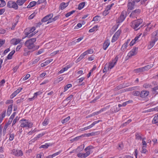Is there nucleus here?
Here are the masks:
<instances>
[{"label":"nucleus","instance_id":"1","mask_svg":"<svg viewBox=\"0 0 158 158\" xmlns=\"http://www.w3.org/2000/svg\"><path fill=\"white\" fill-rule=\"evenodd\" d=\"M151 40L148 46V49L151 48L155 45V42L158 40V29L154 31L151 34Z\"/></svg>","mask_w":158,"mask_h":158},{"label":"nucleus","instance_id":"2","mask_svg":"<svg viewBox=\"0 0 158 158\" xmlns=\"http://www.w3.org/2000/svg\"><path fill=\"white\" fill-rule=\"evenodd\" d=\"M35 38L30 39L27 40L24 43L25 45L29 49H34L35 47L34 43L36 41Z\"/></svg>","mask_w":158,"mask_h":158},{"label":"nucleus","instance_id":"3","mask_svg":"<svg viewBox=\"0 0 158 158\" xmlns=\"http://www.w3.org/2000/svg\"><path fill=\"white\" fill-rule=\"evenodd\" d=\"M143 21V20L140 19L134 20L131 23V26L135 30L137 31L139 29V28L138 27L142 23Z\"/></svg>","mask_w":158,"mask_h":158},{"label":"nucleus","instance_id":"4","mask_svg":"<svg viewBox=\"0 0 158 158\" xmlns=\"http://www.w3.org/2000/svg\"><path fill=\"white\" fill-rule=\"evenodd\" d=\"M20 121L21 122L20 126L22 127L31 128L33 126V123L29 122L28 120L26 119H22Z\"/></svg>","mask_w":158,"mask_h":158},{"label":"nucleus","instance_id":"5","mask_svg":"<svg viewBox=\"0 0 158 158\" xmlns=\"http://www.w3.org/2000/svg\"><path fill=\"white\" fill-rule=\"evenodd\" d=\"M141 12V10L139 9H136L133 10L129 15L130 18L133 19L137 18Z\"/></svg>","mask_w":158,"mask_h":158},{"label":"nucleus","instance_id":"6","mask_svg":"<svg viewBox=\"0 0 158 158\" xmlns=\"http://www.w3.org/2000/svg\"><path fill=\"white\" fill-rule=\"evenodd\" d=\"M53 16V14H50L44 17L41 20V22L42 23L45 22L47 21L48 22L47 23V24H48L51 22H50V21H51V18H52Z\"/></svg>","mask_w":158,"mask_h":158},{"label":"nucleus","instance_id":"7","mask_svg":"<svg viewBox=\"0 0 158 158\" xmlns=\"http://www.w3.org/2000/svg\"><path fill=\"white\" fill-rule=\"evenodd\" d=\"M127 16V11L125 10L121 12L120 16L119 17L117 20L118 23H120L123 22L126 18Z\"/></svg>","mask_w":158,"mask_h":158},{"label":"nucleus","instance_id":"8","mask_svg":"<svg viewBox=\"0 0 158 158\" xmlns=\"http://www.w3.org/2000/svg\"><path fill=\"white\" fill-rule=\"evenodd\" d=\"M7 5L8 7L10 8H13L15 10H17L18 8L17 4L13 1H8Z\"/></svg>","mask_w":158,"mask_h":158},{"label":"nucleus","instance_id":"9","mask_svg":"<svg viewBox=\"0 0 158 158\" xmlns=\"http://www.w3.org/2000/svg\"><path fill=\"white\" fill-rule=\"evenodd\" d=\"M11 153L17 156H22L23 154V152L21 150H17L15 149H13L12 150Z\"/></svg>","mask_w":158,"mask_h":158},{"label":"nucleus","instance_id":"10","mask_svg":"<svg viewBox=\"0 0 158 158\" xmlns=\"http://www.w3.org/2000/svg\"><path fill=\"white\" fill-rule=\"evenodd\" d=\"M137 49V48H135L131 50L127 55V56H128V58L131 57L132 56L135 55L137 53L136 51Z\"/></svg>","mask_w":158,"mask_h":158},{"label":"nucleus","instance_id":"11","mask_svg":"<svg viewBox=\"0 0 158 158\" xmlns=\"http://www.w3.org/2000/svg\"><path fill=\"white\" fill-rule=\"evenodd\" d=\"M129 2L127 4L128 9L132 10L134 8L135 5V0H129Z\"/></svg>","mask_w":158,"mask_h":158},{"label":"nucleus","instance_id":"12","mask_svg":"<svg viewBox=\"0 0 158 158\" xmlns=\"http://www.w3.org/2000/svg\"><path fill=\"white\" fill-rule=\"evenodd\" d=\"M118 60V57L117 56H116L114 59L108 65L110 69H111L116 64L117 61Z\"/></svg>","mask_w":158,"mask_h":158},{"label":"nucleus","instance_id":"13","mask_svg":"<svg viewBox=\"0 0 158 158\" xmlns=\"http://www.w3.org/2000/svg\"><path fill=\"white\" fill-rule=\"evenodd\" d=\"M27 29H26L24 32V34L25 35V38L27 37L28 38H30L34 35L35 34H36L38 31L36 32L35 31L34 32H33L32 33H27Z\"/></svg>","mask_w":158,"mask_h":158},{"label":"nucleus","instance_id":"14","mask_svg":"<svg viewBox=\"0 0 158 158\" xmlns=\"http://www.w3.org/2000/svg\"><path fill=\"white\" fill-rule=\"evenodd\" d=\"M149 92L147 90L142 91L140 94V97L142 98H144L147 97L149 94Z\"/></svg>","mask_w":158,"mask_h":158},{"label":"nucleus","instance_id":"15","mask_svg":"<svg viewBox=\"0 0 158 158\" xmlns=\"http://www.w3.org/2000/svg\"><path fill=\"white\" fill-rule=\"evenodd\" d=\"M21 41V40L19 39H13L10 41L11 44L14 45H16L19 43Z\"/></svg>","mask_w":158,"mask_h":158},{"label":"nucleus","instance_id":"16","mask_svg":"<svg viewBox=\"0 0 158 158\" xmlns=\"http://www.w3.org/2000/svg\"><path fill=\"white\" fill-rule=\"evenodd\" d=\"M69 1L65 3V2H62L60 4L59 9L63 10L69 4Z\"/></svg>","mask_w":158,"mask_h":158},{"label":"nucleus","instance_id":"17","mask_svg":"<svg viewBox=\"0 0 158 158\" xmlns=\"http://www.w3.org/2000/svg\"><path fill=\"white\" fill-rule=\"evenodd\" d=\"M22 88H20L17 89L11 95L10 98H12L14 97L18 93H19L22 90Z\"/></svg>","mask_w":158,"mask_h":158},{"label":"nucleus","instance_id":"18","mask_svg":"<svg viewBox=\"0 0 158 158\" xmlns=\"http://www.w3.org/2000/svg\"><path fill=\"white\" fill-rule=\"evenodd\" d=\"M110 41L109 40L106 41L103 44V48L104 50H106L110 45Z\"/></svg>","mask_w":158,"mask_h":158},{"label":"nucleus","instance_id":"19","mask_svg":"<svg viewBox=\"0 0 158 158\" xmlns=\"http://www.w3.org/2000/svg\"><path fill=\"white\" fill-rule=\"evenodd\" d=\"M12 106L13 104H12L9 106L8 107L7 112V114L8 116H9L11 113L12 110Z\"/></svg>","mask_w":158,"mask_h":158},{"label":"nucleus","instance_id":"20","mask_svg":"<svg viewBox=\"0 0 158 158\" xmlns=\"http://www.w3.org/2000/svg\"><path fill=\"white\" fill-rule=\"evenodd\" d=\"M152 94H158V85L157 86L153 88H152Z\"/></svg>","mask_w":158,"mask_h":158},{"label":"nucleus","instance_id":"21","mask_svg":"<svg viewBox=\"0 0 158 158\" xmlns=\"http://www.w3.org/2000/svg\"><path fill=\"white\" fill-rule=\"evenodd\" d=\"M153 66V64H151L148 65L144 67H142L143 71H147Z\"/></svg>","mask_w":158,"mask_h":158},{"label":"nucleus","instance_id":"22","mask_svg":"<svg viewBox=\"0 0 158 158\" xmlns=\"http://www.w3.org/2000/svg\"><path fill=\"white\" fill-rule=\"evenodd\" d=\"M150 24V23L148 24V27L145 29V31H144L143 33V36H145L147 34V32L149 31L151 29L152 27H148Z\"/></svg>","mask_w":158,"mask_h":158},{"label":"nucleus","instance_id":"23","mask_svg":"<svg viewBox=\"0 0 158 158\" xmlns=\"http://www.w3.org/2000/svg\"><path fill=\"white\" fill-rule=\"evenodd\" d=\"M37 3V2L35 1H32L30 2L29 4L28 5V6H27V8H30L31 7H32L35 6L36 3Z\"/></svg>","mask_w":158,"mask_h":158},{"label":"nucleus","instance_id":"24","mask_svg":"<svg viewBox=\"0 0 158 158\" xmlns=\"http://www.w3.org/2000/svg\"><path fill=\"white\" fill-rule=\"evenodd\" d=\"M27 0H17L16 2V3L17 5L21 6L23 5L24 2Z\"/></svg>","mask_w":158,"mask_h":158},{"label":"nucleus","instance_id":"25","mask_svg":"<svg viewBox=\"0 0 158 158\" xmlns=\"http://www.w3.org/2000/svg\"><path fill=\"white\" fill-rule=\"evenodd\" d=\"M142 134L140 133H135V138L137 140H141L142 139Z\"/></svg>","mask_w":158,"mask_h":158},{"label":"nucleus","instance_id":"26","mask_svg":"<svg viewBox=\"0 0 158 158\" xmlns=\"http://www.w3.org/2000/svg\"><path fill=\"white\" fill-rule=\"evenodd\" d=\"M152 123H158V113L155 115V116L152 121Z\"/></svg>","mask_w":158,"mask_h":158},{"label":"nucleus","instance_id":"27","mask_svg":"<svg viewBox=\"0 0 158 158\" xmlns=\"http://www.w3.org/2000/svg\"><path fill=\"white\" fill-rule=\"evenodd\" d=\"M50 146H51V145H50V143H46L45 144L41 145L40 148H47Z\"/></svg>","mask_w":158,"mask_h":158},{"label":"nucleus","instance_id":"28","mask_svg":"<svg viewBox=\"0 0 158 158\" xmlns=\"http://www.w3.org/2000/svg\"><path fill=\"white\" fill-rule=\"evenodd\" d=\"M15 52V50H13L7 56V58L9 60L11 59L12 58V56L14 54Z\"/></svg>","mask_w":158,"mask_h":158},{"label":"nucleus","instance_id":"29","mask_svg":"<svg viewBox=\"0 0 158 158\" xmlns=\"http://www.w3.org/2000/svg\"><path fill=\"white\" fill-rule=\"evenodd\" d=\"M84 145H81L80 146H79L77 149L76 150L77 151V152H81L84 149Z\"/></svg>","mask_w":158,"mask_h":158},{"label":"nucleus","instance_id":"30","mask_svg":"<svg viewBox=\"0 0 158 158\" xmlns=\"http://www.w3.org/2000/svg\"><path fill=\"white\" fill-rule=\"evenodd\" d=\"M85 5V2H82L79 4L78 5V9L80 10L82 9Z\"/></svg>","mask_w":158,"mask_h":158},{"label":"nucleus","instance_id":"31","mask_svg":"<svg viewBox=\"0 0 158 158\" xmlns=\"http://www.w3.org/2000/svg\"><path fill=\"white\" fill-rule=\"evenodd\" d=\"M128 44V41H127L122 45L121 48V50L122 51H124L125 49L127 47Z\"/></svg>","mask_w":158,"mask_h":158},{"label":"nucleus","instance_id":"32","mask_svg":"<svg viewBox=\"0 0 158 158\" xmlns=\"http://www.w3.org/2000/svg\"><path fill=\"white\" fill-rule=\"evenodd\" d=\"M45 134V133H40V134H39L36 136V137H35L34 140H37L38 138H40V137L42 136L43 135H44Z\"/></svg>","mask_w":158,"mask_h":158},{"label":"nucleus","instance_id":"33","mask_svg":"<svg viewBox=\"0 0 158 158\" xmlns=\"http://www.w3.org/2000/svg\"><path fill=\"white\" fill-rule=\"evenodd\" d=\"M70 119V116H68L67 117L62 120L61 122L62 123L64 124L67 122Z\"/></svg>","mask_w":158,"mask_h":158},{"label":"nucleus","instance_id":"34","mask_svg":"<svg viewBox=\"0 0 158 158\" xmlns=\"http://www.w3.org/2000/svg\"><path fill=\"white\" fill-rule=\"evenodd\" d=\"M110 69L108 64H106L105 65V67L103 69V72L104 73H105L107 71L109 70V69Z\"/></svg>","mask_w":158,"mask_h":158},{"label":"nucleus","instance_id":"35","mask_svg":"<svg viewBox=\"0 0 158 158\" xmlns=\"http://www.w3.org/2000/svg\"><path fill=\"white\" fill-rule=\"evenodd\" d=\"M48 123V119L47 118H45L44 121L42 123V125L44 126H46L47 125Z\"/></svg>","mask_w":158,"mask_h":158},{"label":"nucleus","instance_id":"36","mask_svg":"<svg viewBox=\"0 0 158 158\" xmlns=\"http://www.w3.org/2000/svg\"><path fill=\"white\" fill-rule=\"evenodd\" d=\"M143 68L142 67L136 69H135L134 71L136 73H139L143 72Z\"/></svg>","mask_w":158,"mask_h":158},{"label":"nucleus","instance_id":"37","mask_svg":"<svg viewBox=\"0 0 158 158\" xmlns=\"http://www.w3.org/2000/svg\"><path fill=\"white\" fill-rule=\"evenodd\" d=\"M27 33H31L33 32L35 29V27H33L31 28H30L29 30L28 29H27Z\"/></svg>","mask_w":158,"mask_h":158},{"label":"nucleus","instance_id":"38","mask_svg":"<svg viewBox=\"0 0 158 158\" xmlns=\"http://www.w3.org/2000/svg\"><path fill=\"white\" fill-rule=\"evenodd\" d=\"M98 27V26H96L94 27H93L92 28L89 30V32H93L95 30H97V28Z\"/></svg>","mask_w":158,"mask_h":158},{"label":"nucleus","instance_id":"39","mask_svg":"<svg viewBox=\"0 0 158 158\" xmlns=\"http://www.w3.org/2000/svg\"><path fill=\"white\" fill-rule=\"evenodd\" d=\"M1 3L0 4V7H3L6 5V3L4 0H0Z\"/></svg>","mask_w":158,"mask_h":158},{"label":"nucleus","instance_id":"40","mask_svg":"<svg viewBox=\"0 0 158 158\" xmlns=\"http://www.w3.org/2000/svg\"><path fill=\"white\" fill-rule=\"evenodd\" d=\"M72 87V85L71 84H68L67 85L65 86L64 88V92H65L70 87Z\"/></svg>","mask_w":158,"mask_h":158},{"label":"nucleus","instance_id":"41","mask_svg":"<svg viewBox=\"0 0 158 158\" xmlns=\"http://www.w3.org/2000/svg\"><path fill=\"white\" fill-rule=\"evenodd\" d=\"M75 12V10H73L71 12H69L66 14L65 15V17H68L69 16L73 14Z\"/></svg>","mask_w":158,"mask_h":158},{"label":"nucleus","instance_id":"42","mask_svg":"<svg viewBox=\"0 0 158 158\" xmlns=\"http://www.w3.org/2000/svg\"><path fill=\"white\" fill-rule=\"evenodd\" d=\"M14 134L13 133H10L9 135V140L10 141H12L14 138Z\"/></svg>","mask_w":158,"mask_h":158},{"label":"nucleus","instance_id":"43","mask_svg":"<svg viewBox=\"0 0 158 158\" xmlns=\"http://www.w3.org/2000/svg\"><path fill=\"white\" fill-rule=\"evenodd\" d=\"M8 125L7 124H6L4 126V127L3 129V131H2V133L4 135H5L6 132V130L7 129Z\"/></svg>","mask_w":158,"mask_h":158},{"label":"nucleus","instance_id":"44","mask_svg":"<svg viewBox=\"0 0 158 158\" xmlns=\"http://www.w3.org/2000/svg\"><path fill=\"white\" fill-rule=\"evenodd\" d=\"M59 18V15H57L55 17L53 18H51V21H50V22H54L56 20L58 19Z\"/></svg>","mask_w":158,"mask_h":158},{"label":"nucleus","instance_id":"45","mask_svg":"<svg viewBox=\"0 0 158 158\" xmlns=\"http://www.w3.org/2000/svg\"><path fill=\"white\" fill-rule=\"evenodd\" d=\"M90 154V152L89 151H87L85 153H83V158H85L86 157L88 156Z\"/></svg>","mask_w":158,"mask_h":158},{"label":"nucleus","instance_id":"46","mask_svg":"<svg viewBox=\"0 0 158 158\" xmlns=\"http://www.w3.org/2000/svg\"><path fill=\"white\" fill-rule=\"evenodd\" d=\"M36 14V13L35 12L33 13L30 15L28 17L29 19H31L33 18Z\"/></svg>","mask_w":158,"mask_h":158},{"label":"nucleus","instance_id":"47","mask_svg":"<svg viewBox=\"0 0 158 158\" xmlns=\"http://www.w3.org/2000/svg\"><path fill=\"white\" fill-rule=\"evenodd\" d=\"M132 121L131 119H129L128 120L127 122H126L124 123H123V124L122 125V126H123V127L127 125V124H129V123H130Z\"/></svg>","mask_w":158,"mask_h":158},{"label":"nucleus","instance_id":"48","mask_svg":"<svg viewBox=\"0 0 158 158\" xmlns=\"http://www.w3.org/2000/svg\"><path fill=\"white\" fill-rule=\"evenodd\" d=\"M120 33H121V31L119 30H118L115 34H114V36H116L117 37H118L120 34Z\"/></svg>","mask_w":158,"mask_h":158},{"label":"nucleus","instance_id":"49","mask_svg":"<svg viewBox=\"0 0 158 158\" xmlns=\"http://www.w3.org/2000/svg\"><path fill=\"white\" fill-rule=\"evenodd\" d=\"M83 38V37H81L77 39V40H75L74 41V42L75 43H77L79 42L80 41L82 40Z\"/></svg>","mask_w":158,"mask_h":158},{"label":"nucleus","instance_id":"50","mask_svg":"<svg viewBox=\"0 0 158 158\" xmlns=\"http://www.w3.org/2000/svg\"><path fill=\"white\" fill-rule=\"evenodd\" d=\"M67 70V68H66V67H65L62 68L58 72V73H61Z\"/></svg>","mask_w":158,"mask_h":158},{"label":"nucleus","instance_id":"51","mask_svg":"<svg viewBox=\"0 0 158 158\" xmlns=\"http://www.w3.org/2000/svg\"><path fill=\"white\" fill-rule=\"evenodd\" d=\"M19 118L17 116L14 119L13 123L12 125H14L15 123L19 120Z\"/></svg>","mask_w":158,"mask_h":158},{"label":"nucleus","instance_id":"52","mask_svg":"<svg viewBox=\"0 0 158 158\" xmlns=\"http://www.w3.org/2000/svg\"><path fill=\"white\" fill-rule=\"evenodd\" d=\"M140 94V92L138 91H135L133 92V95L135 96H138Z\"/></svg>","mask_w":158,"mask_h":158},{"label":"nucleus","instance_id":"53","mask_svg":"<svg viewBox=\"0 0 158 158\" xmlns=\"http://www.w3.org/2000/svg\"><path fill=\"white\" fill-rule=\"evenodd\" d=\"M43 155L44 154L42 153L38 154L36 156V158H43Z\"/></svg>","mask_w":158,"mask_h":158},{"label":"nucleus","instance_id":"54","mask_svg":"<svg viewBox=\"0 0 158 158\" xmlns=\"http://www.w3.org/2000/svg\"><path fill=\"white\" fill-rule=\"evenodd\" d=\"M101 121L100 120H98V121H94L93 122V123L91 124V126H92V127H93L96 124L100 122Z\"/></svg>","mask_w":158,"mask_h":158},{"label":"nucleus","instance_id":"55","mask_svg":"<svg viewBox=\"0 0 158 158\" xmlns=\"http://www.w3.org/2000/svg\"><path fill=\"white\" fill-rule=\"evenodd\" d=\"M146 146H143L142 148V150L141 151V152L143 153H145L147 151V150L145 148H146Z\"/></svg>","mask_w":158,"mask_h":158},{"label":"nucleus","instance_id":"56","mask_svg":"<svg viewBox=\"0 0 158 158\" xmlns=\"http://www.w3.org/2000/svg\"><path fill=\"white\" fill-rule=\"evenodd\" d=\"M92 127V126H91V125H90L89 126L85 127L84 128H82V131H85V130H87V129H90V128H91Z\"/></svg>","mask_w":158,"mask_h":158},{"label":"nucleus","instance_id":"57","mask_svg":"<svg viewBox=\"0 0 158 158\" xmlns=\"http://www.w3.org/2000/svg\"><path fill=\"white\" fill-rule=\"evenodd\" d=\"M151 86V85L150 84L145 83L143 85V86L144 88H148V87H150Z\"/></svg>","mask_w":158,"mask_h":158},{"label":"nucleus","instance_id":"58","mask_svg":"<svg viewBox=\"0 0 158 158\" xmlns=\"http://www.w3.org/2000/svg\"><path fill=\"white\" fill-rule=\"evenodd\" d=\"M123 88L122 85H120L118 86H117L115 89V90L117 91L120 89H121Z\"/></svg>","mask_w":158,"mask_h":158},{"label":"nucleus","instance_id":"59","mask_svg":"<svg viewBox=\"0 0 158 158\" xmlns=\"http://www.w3.org/2000/svg\"><path fill=\"white\" fill-rule=\"evenodd\" d=\"M87 55V53L86 52H84L83 53H82L81 56H79L80 58L81 59H82L84 57Z\"/></svg>","mask_w":158,"mask_h":158},{"label":"nucleus","instance_id":"60","mask_svg":"<svg viewBox=\"0 0 158 158\" xmlns=\"http://www.w3.org/2000/svg\"><path fill=\"white\" fill-rule=\"evenodd\" d=\"M85 52H86L87 55L88 54H92L94 52V51L93 49H89L87 50V51H85Z\"/></svg>","mask_w":158,"mask_h":158},{"label":"nucleus","instance_id":"61","mask_svg":"<svg viewBox=\"0 0 158 158\" xmlns=\"http://www.w3.org/2000/svg\"><path fill=\"white\" fill-rule=\"evenodd\" d=\"M100 17L99 16H95L93 19V21H97L98 20V18Z\"/></svg>","mask_w":158,"mask_h":158},{"label":"nucleus","instance_id":"62","mask_svg":"<svg viewBox=\"0 0 158 158\" xmlns=\"http://www.w3.org/2000/svg\"><path fill=\"white\" fill-rule=\"evenodd\" d=\"M109 13V10H106H106L104 11V12L103 13V15L104 16H106L107 14H108Z\"/></svg>","mask_w":158,"mask_h":158},{"label":"nucleus","instance_id":"63","mask_svg":"<svg viewBox=\"0 0 158 158\" xmlns=\"http://www.w3.org/2000/svg\"><path fill=\"white\" fill-rule=\"evenodd\" d=\"M92 148V146H89L87 147L85 149H84V150L85 152H86L87 150H89Z\"/></svg>","mask_w":158,"mask_h":158},{"label":"nucleus","instance_id":"64","mask_svg":"<svg viewBox=\"0 0 158 158\" xmlns=\"http://www.w3.org/2000/svg\"><path fill=\"white\" fill-rule=\"evenodd\" d=\"M52 61H53L52 59H48V60H47L46 61H45L44 62V63H46V64L47 65V64H49V63H50Z\"/></svg>","mask_w":158,"mask_h":158}]
</instances>
